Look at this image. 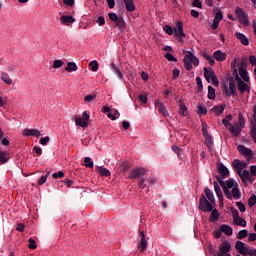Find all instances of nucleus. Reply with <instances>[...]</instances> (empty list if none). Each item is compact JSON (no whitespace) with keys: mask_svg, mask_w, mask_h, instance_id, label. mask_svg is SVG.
Segmentation results:
<instances>
[{"mask_svg":"<svg viewBox=\"0 0 256 256\" xmlns=\"http://www.w3.org/2000/svg\"><path fill=\"white\" fill-rule=\"evenodd\" d=\"M237 58H235L231 62V71L233 77H235V81H237L238 84V91L243 95V93H251V88L249 87V84L245 83L241 77H239V71L237 70Z\"/></svg>","mask_w":256,"mask_h":256,"instance_id":"1","label":"nucleus"},{"mask_svg":"<svg viewBox=\"0 0 256 256\" xmlns=\"http://www.w3.org/2000/svg\"><path fill=\"white\" fill-rule=\"evenodd\" d=\"M236 251L243 256H256V249H251L250 247H247L245 243L241 240H238L235 244Z\"/></svg>","mask_w":256,"mask_h":256,"instance_id":"2","label":"nucleus"},{"mask_svg":"<svg viewBox=\"0 0 256 256\" xmlns=\"http://www.w3.org/2000/svg\"><path fill=\"white\" fill-rule=\"evenodd\" d=\"M204 77L206 81L209 83L212 81V84L214 87H219V79L217 78V75H215V71L213 69H207V67H204Z\"/></svg>","mask_w":256,"mask_h":256,"instance_id":"3","label":"nucleus"},{"mask_svg":"<svg viewBox=\"0 0 256 256\" xmlns=\"http://www.w3.org/2000/svg\"><path fill=\"white\" fill-rule=\"evenodd\" d=\"M198 209H200V211H203L204 213H211V211H213V205L211 204V202H209V200H207V197H205V195H202L200 197Z\"/></svg>","mask_w":256,"mask_h":256,"instance_id":"4","label":"nucleus"},{"mask_svg":"<svg viewBox=\"0 0 256 256\" xmlns=\"http://www.w3.org/2000/svg\"><path fill=\"white\" fill-rule=\"evenodd\" d=\"M235 14L237 15L239 23H241V25H249V17L242 8L236 7Z\"/></svg>","mask_w":256,"mask_h":256,"instance_id":"5","label":"nucleus"},{"mask_svg":"<svg viewBox=\"0 0 256 256\" xmlns=\"http://www.w3.org/2000/svg\"><path fill=\"white\" fill-rule=\"evenodd\" d=\"M90 115L87 112H83V118L79 117V116H75V123L76 125H78V127H87L89 125V119H90Z\"/></svg>","mask_w":256,"mask_h":256,"instance_id":"6","label":"nucleus"},{"mask_svg":"<svg viewBox=\"0 0 256 256\" xmlns=\"http://www.w3.org/2000/svg\"><path fill=\"white\" fill-rule=\"evenodd\" d=\"M219 251L217 252V256H231L229 251H231V243L229 241H225L224 243L220 244L218 247Z\"/></svg>","mask_w":256,"mask_h":256,"instance_id":"7","label":"nucleus"},{"mask_svg":"<svg viewBox=\"0 0 256 256\" xmlns=\"http://www.w3.org/2000/svg\"><path fill=\"white\" fill-rule=\"evenodd\" d=\"M174 37H177L179 43H183L182 37H186L185 32H183V22L178 21L176 23V28H174Z\"/></svg>","mask_w":256,"mask_h":256,"instance_id":"8","label":"nucleus"},{"mask_svg":"<svg viewBox=\"0 0 256 256\" xmlns=\"http://www.w3.org/2000/svg\"><path fill=\"white\" fill-rule=\"evenodd\" d=\"M224 93L226 97H231V95L235 96L237 95V88L235 87V81L231 79L229 81V88L227 86L224 87Z\"/></svg>","mask_w":256,"mask_h":256,"instance_id":"9","label":"nucleus"},{"mask_svg":"<svg viewBox=\"0 0 256 256\" xmlns=\"http://www.w3.org/2000/svg\"><path fill=\"white\" fill-rule=\"evenodd\" d=\"M238 151L247 159V161H250V159H253V150L250 148L245 147L244 145L238 146Z\"/></svg>","mask_w":256,"mask_h":256,"instance_id":"10","label":"nucleus"},{"mask_svg":"<svg viewBox=\"0 0 256 256\" xmlns=\"http://www.w3.org/2000/svg\"><path fill=\"white\" fill-rule=\"evenodd\" d=\"M147 171L145 168H135L130 171L129 179H139V177H143Z\"/></svg>","mask_w":256,"mask_h":256,"instance_id":"11","label":"nucleus"},{"mask_svg":"<svg viewBox=\"0 0 256 256\" xmlns=\"http://www.w3.org/2000/svg\"><path fill=\"white\" fill-rule=\"evenodd\" d=\"M216 179L219 185L222 187L226 199H229L231 201V199H233V195L231 194V191L229 190V188L225 185V181H223V179L219 176H217Z\"/></svg>","mask_w":256,"mask_h":256,"instance_id":"12","label":"nucleus"},{"mask_svg":"<svg viewBox=\"0 0 256 256\" xmlns=\"http://www.w3.org/2000/svg\"><path fill=\"white\" fill-rule=\"evenodd\" d=\"M228 130L233 137H239L243 128L239 125V123H236L235 125H230V127H228Z\"/></svg>","mask_w":256,"mask_h":256,"instance_id":"13","label":"nucleus"},{"mask_svg":"<svg viewBox=\"0 0 256 256\" xmlns=\"http://www.w3.org/2000/svg\"><path fill=\"white\" fill-rule=\"evenodd\" d=\"M139 235H140V242L138 244V249L141 250V253H143V251H145V249H147V239L145 238V232H143V230L139 231Z\"/></svg>","mask_w":256,"mask_h":256,"instance_id":"14","label":"nucleus"},{"mask_svg":"<svg viewBox=\"0 0 256 256\" xmlns=\"http://www.w3.org/2000/svg\"><path fill=\"white\" fill-rule=\"evenodd\" d=\"M24 137H41V132L37 129L26 128L23 130Z\"/></svg>","mask_w":256,"mask_h":256,"instance_id":"15","label":"nucleus"},{"mask_svg":"<svg viewBox=\"0 0 256 256\" xmlns=\"http://www.w3.org/2000/svg\"><path fill=\"white\" fill-rule=\"evenodd\" d=\"M218 173L221 175L222 179H227L229 177V169L223 163L218 164Z\"/></svg>","mask_w":256,"mask_h":256,"instance_id":"16","label":"nucleus"},{"mask_svg":"<svg viewBox=\"0 0 256 256\" xmlns=\"http://www.w3.org/2000/svg\"><path fill=\"white\" fill-rule=\"evenodd\" d=\"M235 36H236V39H238V41L242 43V45H244L245 47L249 46V38L245 36V34L241 32H237Z\"/></svg>","mask_w":256,"mask_h":256,"instance_id":"17","label":"nucleus"},{"mask_svg":"<svg viewBox=\"0 0 256 256\" xmlns=\"http://www.w3.org/2000/svg\"><path fill=\"white\" fill-rule=\"evenodd\" d=\"M203 136L206 141L207 148L209 149V151H211V147H213V137L211 136V134H209L207 130H204Z\"/></svg>","mask_w":256,"mask_h":256,"instance_id":"18","label":"nucleus"},{"mask_svg":"<svg viewBox=\"0 0 256 256\" xmlns=\"http://www.w3.org/2000/svg\"><path fill=\"white\" fill-rule=\"evenodd\" d=\"M155 105L156 107L159 109V112L164 116V117H168L169 116V112L167 111V108H165V104H163L161 101L156 100L155 101Z\"/></svg>","mask_w":256,"mask_h":256,"instance_id":"19","label":"nucleus"},{"mask_svg":"<svg viewBox=\"0 0 256 256\" xmlns=\"http://www.w3.org/2000/svg\"><path fill=\"white\" fill-rule=\"evenodd\" d=\"M239 75L243 79V81H245L246 83H249V72H247V69L243 67V62L239 67Z\"/></svg>","mask_w":256,"mask_h":256,"instance_id":"20","label":"nucleus"},{"mask_svg":"<svg viewBox=\"0 0 256 256\" xmlns=\"http://www.w3.org/2000/svg\"><path fill=\"white\" fill-rule=\"evenodd\" d=\"M60 21H61L62 25H71V24L75 23V18H73V16H69V15H62L60 18Z\"/></svg>","mask_w":256,"mask_h":256,"instance_id":"21","label":"nucleus"},{"mask_svg":"<svg viewBox=\"0 0 256 256\" xmlns=\"http://www.w3.org/2000/svg\"><path fill=\"white\" fill-rule=\"evenodd\" d=\"M242 183H247V181H253V176L249 170H243L242 175L240 176Z\"/></svg>","mask_w":256,"mask_h":256,"instance_id":"22","label":"nucleus"},{"mask_svg":"<svg viewBox=\"0 0 256 256\" xmlns=\"http://www.w3.org/2000/svg\"><path fill=\"white\" fill-rule=\"evenodd\" d=\"M213 57L216 59V61L223 62L225 59H227V53L217 50L214 52Z\"/></svg>","mask_w":256,"mask_h":256,"instance_id":"23","label":"nucleus"},{"mask_svg":"<svg viewBox=\"0 0 256 256\" xmlns=\"http://www.w3.org/2000/svg\"><path fill=\"white\" fill-rule=\"evenodd\" d=\"M115 25L117 29H119L121 32L125 31L127 24L125 23V19L123 17H120L116 22Z\"/></svg>","mask_w":256,"mask_h":256,"instance_id":"24","label":"nucleus"},{"mask_svg":"<svg viewBox=\"0 0 256 256\" xmlns=\"http://www.w3.org/2000/svg\"><path fill=\"white\" fill-rule=\"evenodd\" d=\"M220 229L222 233H225L228 237H231V235H233V228L229 225L222 224L220 226Z\"/></svg>","mask_w":256,"mask_h":256,"instance_id":"25","label":"nucleus"},{"mask_svg":"<svg viewBox=\"0 0 256 256\" xmlns=\"http://www.w3.org/2000/svg\"><path fill=\"white\" fill-rule=\"evenodd\" d=\"M123 2L126 7V11L129 13H133V11H135V4H133V0H123Z\"/></svg>","mask_w":256,"mask_h":256,"instance_id":"26","label":"nucleus"},{"mask_svg":"<svg viewBox=\"0 0 256 256\" xmlns=\"http://www.w3.org/2000/svg\"><path fill=\"white\" fill-rule=\"evenodd\" d=\"M1 80L6 83V85H13V80L7 72H1Z\"/></svg>","mask_w":256,"mask_h":256,"instance_id":"27","label":"nucleus"},{"mask_svg":"<svg viewBox=\"0 0 256 256\" xmlns=\"http://www.w3.org/2000/svg\"><path fill=\"white\" fill-rule=\"evenodd\" d=\"M232 197H234L236 200L241 199V190H239V185L235 184V186L232 188Z\"/></svg>","mask_w":256,"mask_h":256,"instance_id":"28","label":"nucleus"},{"mask_svg":"<svg viewBox=\"0 0 256 256\" xmlns=\"http://www.w3.org/2000/svg\"><path fill=\"white\" fill-rule=\"evenodd\" d=\"M184 67L186 71H191L193 69V64L191 63V60L189 59V54H186L183 59Z\"/></svg>","mask_w":256,"mask_h":256,"instance_id":"29","label":"nucleus"},{"mask_svg":"<svg viewBox=\"0 0 256 256\" xmlns=\"http://www.w3.org/2000/svg\"><path fill=\"white\" fill-rule=\"evenodd\" d=\"M112 71L115 73V75H117L118 79H123V73L121 72L119 66L115 64V62H112Z\"/></svg>","mask_w":256,"mask_h":256,"instance_id":"30","label":"nucleus"},{"mask_svg":"<svg viewBox=\"0 0 256 256\" xmlns=\"http://www.w3.org/2000/svg\"><path fill=\"white\" fill-rule=\"evenodd\" d=\"M98 173L101 175V177H111V172L103 166L98 168Z\"/></svg>","mask_w":256,"mask_h":256,"instance_id":"31","label":"nucleus"},{"mask_svg":"<svg viewBox=\"0 0 256 256\" xmlns=\"http://www.w3.org/2000/svg\"><path fill=\"white\" fill-rule=\"evenodd\" d=\"M204 193L207 197V199L210 201V203H215V196L213 195V192L210 191L208 187L204 189Z\"/></svg>","mask_w":256,"mask_h":256,"instance_id":"32","label":"nucleus"},{"mask_svg":"<svg viewBox=\"0 0 256 256\" xmlns=\"http://www.w3.org/2000/svg\"><path fill=\"white\" fill-rule=\"evenodd\" d=\"M186 53L188 54L190 62L193 63L195 65V67H197L199 65V58H197V56L193 55V52H191V51H188Z\"/></svg>","mask_w":256,"mask_h":256,"instance_id":"33","label":"nucleus"},{"mask_svg":"<svg viewBox=\"0 0 256 256\" xmlns=\"http://www.w3.org/2000/svg\"><path fill=\"white\" fill-rule=\"evenodd\" d=\"M219 211L217 209L212 210V213L210 214L209 221L211 223H215V221H219Z\"/></svg>","mask_w":256,"mask_h":256,"instance_id":"34","label":"nucleus"},{"mask_svg":"<svg viewBox=\"0 0 256 256\" xmlns=\"http://www.w3.org/2000/svg\"><path fill=\"white\" fill-rule=\"evenodd\" d=\"M212 111L216 113V117H219V115L225 111V105L214 106Z\"/></svg>","mask_w":256,"mask_h":256,"instance_id":"35","label":"nucleus"},{"mask_svg":"<svg viewBox=\"0 0 256 256\" xmlns=\"http://www.w3.org/2000/svg\"><path fill=\"white\" fill-rule=\"evenodd\" d=\"M214 191L218 197V199H223V192L221 191V187L219 186V183L214 182Z\"/></svg>","mask_w":256,"mask_h":256,"instance_id":"36","label":"nucleus"},{"mask_svg":"<svg viewBox=\"0 0 256 256\" xmlns=\"http://www.w3.org/2000/svg\"><path fill=\"white\" fill-rule=\"evenodd\" d=\"M65 71H68V73H73V71H77V64H75V62H68Z\"/></svg>","mask_w":256,"mask_h":256,"instance_id":"37","label":"nucleus"},{"mask_svg":"<svg viewBox=\"0 0 256 256\" xmlns=\"http://www.w3.org/2000/svg\"><path fill=\"white\" fill-rule=\"evenodd\" d=\"M202 57L206 60V61H208V63H209V65L211 66V67H215V60L213 59V57H211V55H209V54H207V53H203L202 54Z\"/></svg>","mask_w":256,"mask_h":256,"instance_id":"38","label":"nucleus"},{"mask_svg":"<svg viewBox=\"0 0 256 256\" xmlns=\"http://www.w3.org/2000/svg\"><path fill=\"white\" fill-rule=\"evenodd\" d=\"M9 161V154L5 151H0V163H7Z\"/></svg>","mask_w":256,"mask_h":256,"instance_id":"39","label":"nucleus"},{"mask_svg":"<svg viewBox=\"0 0 256 256\" xmlns=\"http://www.w3.org/2000/svg\"><path fill=\"white\" fill-rule=\"evenodd\" d=\"M233 165H236L237 167H240L241 169H245L247 167V162L241 161L239 159H235L233 161Z\"/></svg>","mask_w":256,"mask_h":256,"instance_id":"40","label":"nucleus"},{"mask_svg":"<svg viewBox=\"0 0 256 256\" xmlns=\"http://www.w3.org/2000/svg\"><path fill=\"white\" fill-rule=\"evenodd\" d=\"M179 115H182V117L187 116V106H185V103H183V102H180Z\"/></svg>","mask_w":256,"mask_h":256,"instance_id":"41","label":"nucleus"},{"mask_svg":"<svg viewBox=\"0 0 256 256\" xmlns=\"http://www.w3.org/2000/svg\"><path fill=\"white\" fill-rule=\"evenodd\" d=\"M234 223L239 227H247V221L241 217L237 218V220H234Z\"/></svg>","mask_w":256,"mask_h":256,"instance_id":"42","label":"nucleus"},{"mask_svg":"<svg viewBox=\"0 0 256 256\" xmlns=\"http://www.w3.org/2000/svg\"><path fill=\"white\" fill-rule=\"evenodd\" d=\"M208 99L212 101L215 99V88L213 86H208Z\"/></svg>","mask_w":256,"mask_h":256,"instance_id":"43","label":"nucleus"},{"mask_svg":"<svg viewBox=\"0 0 256 256\" xmlns=\"http://www.w3.org/2000/svg\"><path fill=\"white\" fill-rule=\"evenodd\" d=\"M238 121H239L238 125H239L242 129H244V128H245V117H243V113H239V114H238Z\"/></svg>","mask_w":256,"mask_h":256,"instance_id":"44","label":"nucleus"},{"mask_svg":"<svg viewBox=\"0 0 256 256\" xmlns=\"http://www.w3.org/2000/svg\"><path fill=\"white\" fill-rule=\"evenodd\" d=\"M248 235L249 231H247L246 229L240 230L237 234V239H245V237H247Z\"/></svg>","mask_w":256,"mask_h":256,"instance_id":"45","label":"nucleus"},{"mask_svg":"<svg viewBox=\"0 0 256 256\" xmlns=\"http://www.w3.org/2000/svg\"><path fill=\"white\" fill-rule=\"evenodd\" d=\"M89 67H91V70L94 72L99 71V62H97V60L91 61Z\"/></svg>","mask_w":256,"mask_h":256,"instance_id":"46","label":"nucleus"},{"mask_svg":"<svg viewBox=\"0 0 256 256\" xmlns=\"http://www.w3.org/2000/svg\"><path fill=\"white\" fill-rule=\"evenodd\" d=\"M231 213H232V217H233V221H237V219H239V210H237L234 207H231L230 209Z\"/></svg>","mask_w":256,"mask_h":256,"instance_id":"47","label":"nucleus"},{"mask_svg":"<svg viewBox=\"0 0 256 256\" xmlns=\"http://www.w3.org/2000/svg\"><path fill=\"white\" fill-rule=\"evenodd\" d=\"M235 185H237V183H235V180H233V178H230L226 181L225 186L228 189H233V187H235Z\"/></svg>","mask_w":256,"mask_h":256,"instance_id":"48","label":"nucleus"},{"mask_svg":"<svg viewBox=\"0 0 256 256\" xmlns=\"http://www.w3.org/2000/svg\"><path fill=\"white\" fill-rule=\"evenodd\" d=\"M64 64H65V62H63V60H54L53 68L54 69H61V67H63Z\"/></svg>","mask_w":256,"mask_h":256,"instance_id":"49","label":"nucleus"},{"mask_svg":"<svg viewBox=\"0 0 256 256\" xmlns=\"http://www.w3.org/2000/svg\"><path fill=\"white\" fill-rule=\"evenodd\" d=\"M85 167H88L89 169H93V160L89 157L84 158Z\"/></svg>","mask_w":256,"mask_h":256,"instance_id":"50","label":"nucleus"},{"mask_svg":"<svg viewBox=\"0 0 256 256\" xmlns=\"http://www.w3.org/2000/svg\"><path fill=\"white\" fill-rule=\"evenodd\" d=\"M198 115L201 117V115H207V107L198 105Z\"/></svg>","mask_w":256,"mask_h":256,"instance_id":"51","label":"nucleus"},{"mask_svg":"<svg viewBox=\"0 0 256 256\" xmlns=\"http://www.w3.org/2000/svg\"><path fill=\"white\" fill-rule=\"evenodd\" d=\"M165 33H167V35H173V33H175V29H173V27L169 26V25H165L163 27Z\"/></svg>","mask_w":256,"mask_h":256,"instance_id":"52","label":"nucleus"},{"mask_svg":"<svg viewBox=\"0 0 256 256\" xmlns=\"http://www.w3.org/2000/svg\"><path fill=\"white\" fill-rule=\"evenodd\" d=\"M214 21H218V22L223 21V12H221V10L216 12V15L214 17Z\"/></svg>","mask_w":256,"mask_h":256,"instance_id":"53","label":"nucleus"},{"mask_svg":"<svg viewBox=\"0 0 256 256\" xmlns=\"http://www.w3.org/2000/svg\"><path fill=\"white\" fill-rule=\"evenodd\" d=\"M28 241H29V245H28L29 249H37V244L35 242V239L29 238Z\"/></svg>","mask_w":256,"mask_h":256,"instance_id":"54","label":"nucleus"},{"mask_svg":"<svg viewBox=\"0 0 256 256\" xmlns=\"http://www.w3.org/2000/svg\"><path fill=\"white\" fill-rule=\"evenodd\" d=\"M248 205H249V207H253V205H256V196L255 195H252L248 199Z\"/></svg>","mask_w":256,"mask_h":256,"instance_id":"55","label":"nucleus"},{"mask_svg":"<svg viewBox=\"0 0 256 256\" xmlns=\"http://www.w3.org/2000/svg\"><path fill=\"white\" fill-rule=\"evenodd\" d=\"M165 57L168 61H173L174 63H177V61H178L177 58L175 56H173V54H171V53H167L165 55Z\"/></svg>","mask_w":256,"mask_h":256,"instance_id":"56","label":"nucleus"},{"mask_svg":"<svg viewBox=\"0 0 256 256\" xmlns=\"http://www.w3.org/2000/svg\"><path fill=\"white\" fill-rule=\"evenodd\" d=\"M222 234H223V231H221V229H216L213 231V235L215 239H221Z\"/></svg>","mask_w":256,"mask_h":256,"instance_id":"57","label":"nucleus"},{"mask_svg":"<svg viewBox=\"0 0 256 256\" xmlns=\"http://www.w3.org/2000/svg\"><path fill=\"white\" fill-rule=\"evenodd\" d=\"M236 206L238 207L241 213H245L246 211L245 204H243L242 202H236Z\"/></svg>","mask_w":256,"mask_h":256,"instance_id":"58","label":"nucleus"},{"mask_svg":"<svg viewBox=\"0 0 256 256\" xmlns=\"http://www.w3.org/2000/svg\"><path fill=\"white\" fill-rule=\"evenodd\" d=\"M138 99L142 105H147V95L141 94Z\"/></svg>","mask_w":256,"mask_h":256,"instance_id":"59","label":"nucleus"},{"mask_svg":"<svg viewBox=\"0 0 256 256\" xmlns=\"http://www.w3.org/2000/svg\"><path fill=\"white\" fill-rule=\"evenodd\" d=\"M108 17H109V19L110 20H112L114 23L120 18L119 16H117V14L116 13H109L108 14Z\"/></svg>","mask_w":256,"mask_h":256,"instance_id":"60","label":"nucleus"},{"mask_svg":"<svg viewBox=\"0 0 256 256\" xmlns=\"http://www.w3.org/2000/svg\"><path fill=\"white\" fill-rule=\"evenodd\" d=\"M96 23H98V25H99L100 27H103V25H105V17L99 16V17L97 18Z\"/></svg>","mask_w":256,"mask_h":256,"instance_id":"61","label":"nucleus"},{"mask_svg":"<svg viewBox=\"0 0 256 256\" xmlns=\"http://www.w3.org/2000/svg\"><path fill=\"white\" fill-rule=\"evenodd\" d=\"M138 187L140 189H145V187H147V184H145V179L144 178L139 179Z\"/></svg>","mask_w":256,"mask_h":256,"instance_id":"62","label":"nucleus"},{"mask_svg":"<svg viewBox=\"0 0 256 256\" xmlns=\"http://www.w3.org/2000/svg\"><path fill=\"white\" fill-rule=\"evenodd\" d=\"M45 183H47V175L41 176L38 180V185H45Z\"/></svg>","mask_w":256,"mask_h":256,"instance_id":"63","label":"nucleus"},{"mask_svg":"<svg viewBox=\"0 0 256 256\" xmlns=\"http://www.w3.org/2000/svg\"><path fill=\"white\" fill-rule=\"evenodd\" d=\"M250 173L252 177H256V165L250 166Z\"/></svg>","mask_w":256,"mask_h":256,"instance_id":"64","label":"nucleus"}]
</instances>
